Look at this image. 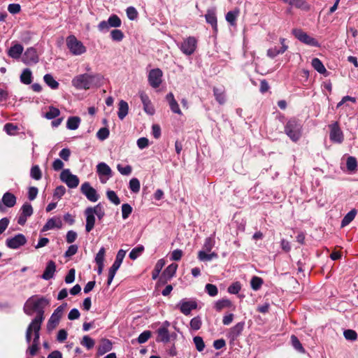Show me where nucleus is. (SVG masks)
Here are the masks:
<instances>
[{
    "label": "nucleus",
    "instance_id": "38",
    "mask_svg": "<svg viewBox=\"0 0 358 358\" xmlns=\"http://www.w3.org/2000/svg\"><path fill=\"white\" fill-rule=\"evenodd\" d=\"M20 81L25 84L29 85L32 81V73L30 69H25L20 76Z\"/></svg>",
    "mask_w": 358,
    "mask_h": 358
},
{
    "label": "nucleus",
    "instance_id": "28",
    "mask_svg": "<svg viewBox=\"0 0 358 358\" xmlns=\"http://www.w3.org/2000/svg\"><path fill=\"white\" fill-rule=\"evenodd\" d=\"M166 100L169 101L171 110L178 115H182V112L179 108V105L174 98L173 93H169L166 96Z\"/></svg>",
    "mask_w": 358,
    "mask_h": 358
},
{
    "label": "nucleus",
    "instance_id": "30",
    "mask_svg": "<svg viewBox=\"0 0 358 358\" xmlns=\"http://www.w3.org/2000/svg\"><path fill=\"white\" fill-rule=\"evenodd\" d=\"M128 112H129L128 103L125 101L121 100L118 104V112H117L118 117L120 120H123L127 115Z\"/></svg>",
    "mask_w": 358,
    "mask_h": 358
},
{
    "label": "nucleus",
    "instance_id": "2",
    "mask_svg": "<svg viewBox=\"0 0 358 358\" xmlns=\"http://www.w3.org/2000/svg\"><path fill=\"white\" fill-rule=\"evenodd\" d=\"M103 77L100 74L83 73L75 76L72 85L77 90H89L100 86Z\"/></svg>",
    "mask_w": 358,
    "mask_h": 358
},
{
    "label": "nucleus",
    "instance_id": "16",
    "mask_svg": "<svg viewBox=\"0 0 358 358\" xmlns=\"http://www.w3.org/2000/svg\"><path fill=\"white\" fill-rule=\"evenodd\" d=\"M330 128V134L329 138L330 140L336 143H341L343 141L344 137L343 134L341 129L339 127L338 122H334L329 125Z\"/></svg>",
    "mask_w": 358,
    "mask_h": 358
},
{
    "label": "nucleus",
    "instance_id": "42",
    "mask_svg": "<svg viewBox=\"0 0 358 358\" xmlns=\"http://www.w3.org/2000/svg\"><path fill=\"white\" fill-rule=\"evenodd\" d=\"M60 115V111L58 108L54 106H49L48 110L45 113L44 117L48 120H52Z\"/></svg>",
    "mask_w": 358,
    "mask_h": 358
},
{
    "label": "nucleus",
    "instance_id": "41",
    "mask_svg": "<svg viewBox=\"0 0 358 358\" xmlns=\"http://www.w3.org/2000/svg\"><path fill=\"white\" fill-rule=\"evenodd\" d=\"M231 305V302L229 299H223L216 301L215 303V308L217 311H220L223 308H230Z\"/></svg>",
    "mask_w": 358,
    "mask_h": 358
},
{
    "label": "nucleus",
    "instance_id": "15",
    "mask_svg": "<svg viewBox=\"0 0 358 358\" xmlns=\"http://www.w3.org/2000/svg\"><path fill=\"white\" fill-rule=\"evenodd\" d=\"M80 191L82 194H83L87 197V199L92 202H96L99 199V196L97 194L96 190L93 188L87 182L82 184L80 187Z\"/></svg>",
    "mask_w": 358,
    "mask_h": 358
},
{
    "label": "nucleus",
    "instance_id": "20",
    "mask_svg": "<svg viewBox=\"0 0 358 358\" xmlns=\"http://www.w3.org/2000/svg\"><path fill=\"white\" fill-rule=\"evenodd\" d=\"M38 61V56L36 50L34 48H29L22 56V62L26 64H36Z\"/></svg>",
    "mask_w": 358,
    "mask_h": 358
},
{
    "label": "nucleus",
    "instance_id": "24",
    "mask_svg": "<svg viewBox=\"0 0 358 358\" xmlns=\"http://www.w3.org/2000/svg\"><path fill=\"white\" fill-rule=\"evenodd\" d=\"M62 227V222L59 217H52L49 219L43 227L42 231H46L54 228L60 229Z\"/></svg>",
    "mask_w": 358,
    "mask_h": 358
},
{
    "label": "nucleus",
    "instance_id": "55",
    "mask_svg": "<svg viewBox=\"0 0 358 358\" xmlns=\"http://www.w3.org/2000/svg\"><path fill=\"white\" fill-rule=\"evenodd\" d=\"M117 169L123 176H129L131 173L132 168L129 165L123 166L122 164L117 165Z\"/></svg>",
    "mask_w": 358,
    "mask_h": 358
},
{
    "label": "nucleus",
    "instance_id": "31",
    "mask_svg": "<svg viewBox=\"0 0 358 358\" xmlns=\"http://www.w3.org/2000/svg\"><path fill=\"white\" fill-rule=\"evenodd\" d=\"M3 203L8 207H13L16 203V197L10 192H6L2 197Z\"/></svg>",
    "mask_w": 358,
    "mask_h": 358
},
{
    "label": "nucleus",
    "instance_id": "52",
    "mask_svg": "<svg viewBox=\"0 0 358 358\" xmlns=\"http://www.w3.org/2000/svg\"><path fill=\"white\" fill-rule=\"evenodd\" d=\"M106 196L107 198L115 205H119L120 203V199L114 191L108 190L106 192Z\"/></svg>",
    "mask_w": 358,
    "mask_h": 358
},
{
    "label": "nucleus",
    "instance_id": "53",
    "mask_svg": "<svg viewBox=\"0 0 358 358\" xmlns=\"http://www.w3.org/2000/svg\"><path fill=\"white\" fill-rule=\"evenodd\" d=\"M194 343L198 351L201 352L205 348V343L203 338L201 336H196L193 338Z\"/></svg>",
    "mask_w": 358,
    "mask_h": 358
},
{
    "label": "nucleus",
    "instance_id": "39",
    "mask_svg": "<svg viewBox=\"0 0 358 358\" xmlns=\"http://www.w3.org/2000/svg\"><path fill=\"white\" fill-rule=\"evenodd\" d=\"M43 80L51 89L56 90L59 87V83L51 74H45L43 77Z\"/></svg>",
    "mask_w": 358,
    "mask_h": 358
},
{
    "label": "nucleus",
    "instance_id": "21",
    "mask_svg": "<svg viewBox=\"0 0 358 358\" xmlns=\"http://www.w3.org/2000/svg\"><path fill=\"white\" fill-rule=\"evenodd\" d=\"M245 326L244 322L237 323L230 328L227 332V337L231 341H234L242 333Z\"/></svg>",
    "mask_w": 358,
    "mask_h": 358
},
{
    "label": "nucleus",
    "instance_id": "12",
    "mask_svg": "<svg viewBox=\"0 0 358 358\" xmlns=\"http://www.w3.org/2000/svg\"><path fill=\"white\" fill-rule=\"evenodd\" d=\"M39 331H40V330L31 329L29 331V334H28L29 333L28 329H27L26 341L28 343H30V342H31L32 334H34V338L33 340V343L28 349L29 354L31 355H34L38 350V345L39 344V337H40Z\"/></svg>",
    "mask_w": 358,
    "mask_h": 358
},
{
    "label": "nucleus",
    "instance_id": "17",
    "mask_svg": "<svg viewBox=\"0 0 358 358\" xmlns=\"http://www.w3.org/2000/svg\"><path fill=\"white\" fill-rule=\"evenodd\" d=\"M27 242L25 236L22 234H18L11 238L6 240V245L11 249H17L24 245Z\"/></svg>",
    "mask_w": 358,
    "mask_h": 358
},
{
    "label": "nucleus",
    "instance_id": "64",
    "mask_svg": "<svg viewBox=\"0 0 358 358\" xmlns=\"http://www.w3.org/2000/svg\"><path fill=\"white\" fill-rule=\"evenodd\" d=\"M127 15L131 20L136 19L138 16V12L134 7L130 6L127 9Z\"/></svg>",
    "mask_w": 358,
    "mask_h": 358
},
{
    "label": "nucleus",
    "instance_id": "47",
    "mask_svg": "<svg viewBox=\"0 0 358 358\" xmlns=\"http://www.w3.org/2000/svg\"><path fill=\"white\" fill-rule=\"evenodd\" d=\"M144 251V247L143 245H138L134 249L129 253V258L132 260L137 259Z\"/></svg>",
    "mask_w": 358,
    "mask_h": 358
},
{
    "label": "nucleus",
    "instance_id": "9",
    "mask_svg": "<svg viewBox=\"0 0 358 358\" xmlns=\"http://www.w3.org/2000/svg\"><path fill=\"white\" fill-rule=\"evenodd\" d=\"M126 255V250H120L117 252V254L116 255L115 260L114 263L113 264L112 266L110 268L108 271V285H110L115 275V273L117 271L120 267L122 261L125 257Z\"/></svg>",
    "mask_w": 358,
    "mask_h": 358
},
{
    "label": "nucleus",
    "instance_id": "49",
    "mask_svg": "<svg viewBox=\"0 0 358 358\" xmlns=\"http://www.w3.org/2000/svg\"><path fill=\"white\" fill-rule=\"evenodd\" d=\"M347 169L350 171H355L357 167V162L355 157H349L346 162Z\"/></svg>",
    "mask_w": 358,
    "mask_h": 358
},
{
    "label": "nucleus",
    "instance_id": "54",
    "mask_svg": "<svg viewBox=\"0 0 358 358\" xmlns=\"http://www.w3.org/2000/svg\"><path fill=\"white\" fill-rule=\"evenodd\" d=\"M110 37L115 41H121L124 38V34L120 29H113L110 32Z\"/></svg>",
    "mask_w": 358,
    "mask_h": 358
},
{
    "label": "nucleus",
    "instance_id": "4",
    "mask_svg": "<svg viewBox=\"0 0 358 358\" xmlns=\"http://www.w3.org/2000/svg\"><path fill=\"white\" fill-rule=\"evenodd\" d=\"M302 125L296 119H290L285 126V132L294 142L299 140L301 136Z\"/></svg>",
    "mask_w": 358,
    "mask_h": 358
},
{
    "label": "nucleus",
    "instance_id": "1",
    "mask_svg": "<svg viewBox=\"0 0 358 358\" xmlns=\"http://www.w3.org/2000/svg\"><path fill=\"white\" fill-rule=\"evenodd\" d=\"M50 304V301L40 295H33L25 302L23 310L27 315H32L36 313V317L32 320L28 326V331L31 329L40 330L43 321L44 320V309Z\"/></svg>",
    "mask_w": 358,
    "mask_h": 358
},
{
    "label": "nucleus",
    "instance_id": "59",
    "mask_svg": "<svg viewBox=\"0 0 358 358\" xmlns=\"http://www.w3.org/2000/svg\"><path fill=\"white\" fill-rule=\"evenodd\" d=\"M109 130L106 127L101 128L96 133L97 138L101 141H104L109 136Z\"/></svg>",
    "mask_w": 358,
    "mask_h": 358
},
{
    "label": "nucleus",
    "instance_id": "27",
    "mask_svg": "<svg viewBox=\"0 0 358 358\" xmlns=\"http://www.w3.org/2000/svg\"><path fill=\"white\" fill-rule=\"evenodd\" d=\"M205 18L209 24L211 25L214 31H217V20L216 13L215 10H208L206 14L205 15Z\"/></svg>",
    "mask_w": 358,
    "mask_h": 358
},
{
    "label": "nucleus",
    "instance_id": "40",
    "mask_svg": "<svg viewBox=\"0 0 358 358\" xmlns=\"http://www.w3.org/2000/svg\"><path fill=\"white\" fill-rule=\"evenodd\" d=\"M214 96L215 97L216 101L220 104H224L226 101V96L224 94V90L222 89H218L215 87L213 89Z\"/></svg>",
    "mask_w": 358,
    "mask_h": 358
},
{
    "label": "nucleus",
    "instance_id": "11",
    "mask_svg": "<svg viewBox=\"0 0 358 358\" xmlns=\"http://www.w3.org/2000/svg\"><path fill=\"white\" fill-rule=\"evenodd\" d=\"M61 180L66 183L69 188H76L79 185V178L71 173L69 169H64L60 174Z\"/></svg>",
    "mask_w": 358,
    "mask_h": 358
},
{
    "label": "nucleus",
    "instance_id": "36",
    "mask_svg": "<svg viewBox=\"0 0 358 358\" xmlns=\"http://www.w3.org/2000/svg\"><path fill=\"white\" fill-rule=\"evenodd\" d=\"M357 213V211L356 209H352L348 213L341 221V227H344L348 225L355 219Z\"/></svg>",
    "mask_w": 358,
    "mask_h": 358
},
{
    "label": "nucleus",
    "instance_id": "57",
    "mask_svg": "<svg viewBox=\"0 0 358 358\" xmlns=\"http://www.w3.org/2000/svg\"><path fill=\"white\" fill-rule=\"evenodd\" d=\"M263 283L262 280L257 276H254L250 281V285L254 290H258Z\"/></svg>",
    "mask_w": 358,
    "mask_h": 358
},
{
    "label": "nucleus",
    "instance_id": "33",
    "mask_svg": "<svg viewBox=\"0 0 358 358\" xmlns=\"http://www.w3.org/2000/svg\"><path fill=\"white\" fill-rule=\"evenodd\" d=\"M178 268V264H171L169 266H168L166 269L163 272V275L165 278L170 280L172 278Z\"/></svg>",
    "mask_w": 358,
    "mask_h": 358
},
{
    "label": "nucleus",
    "instance_id": "44",
    "mask_svg": "<svg viewBox=\"0 0 358 358\" xmlns=\"http://www.w3.org/2000/svg\"><path fill=\"white\" fill-rule=\"evenodd\" d=\"M80 344L87 350H91L94 348L95 341L89 336H84L80 341Z\"/></svg>",
    "mask_w": 358,
    "mask_h": 358
},
{
    "label": "nucleus",
    "instance_id": "48",
    "mask_svg": "<svg viewBox=\"0 0 358 358\" xmlns=\"http://www.w3.org/2000/svg\"><path fill=\"white\" fill-rule=\"evenodd\" d=\"M31 177L36 180H38L42 177L41 171L38 165L33 166L30 171Z\"/></svg>",
    "mask_w": 358,
    "mask_h": 358
},
{
    "label": "nucleus",
    "instance_id": "45",
    "mask_svg": "<svg viewBox=\"0 0 358 358\" xmlns=\"http://www.w3.org/2000/svg\"><path fill=\"white\" fill-rule=\"evenodd\" d=\"M291 342H292V345L293 346V348L297 350L298 352H301V353H305L306 350L304 349V348L302 346L301 342L299 341V340L298 339V338L294 336V335H292L291 336Z\"/></svg>",
    "mask_w": 358,
    "mask_h": 358
},
{
    "label": "nucleus",
    "instance_id": "26",
    "mask_svg": "<svg viewBox=\"0 0 358 358\" xmlns=\"http://www.w3.org/2000/svg\"><path fill=\"white\" fill-rule=\"evenodd\" d=\"M56 271V265L53 261H49L46 265L45 269L42 275L44 280H50L53 278Z\"/></svg>",
    "mask_w": 358,
    "mask_h": 358
},
{
    "label": "nucleus",
    "instance_id": "56",
    "mask_svg": "<svg viewBox=\"0 0 358 358\" xmlns=\"http://www.w3.org/2000/svg\"><path fill=\"white\" fill-rule=\"evenodd\" d=\"M132 212V208L131 206L128 203H124L122 206V216L124 220H126L128 218L129 215Z\"/></svg>",
    "mask_w": 358,
    "mask_h": 358
},
{
    "label": "nucleus",
    "instance_id": "32",
    "mask_svg": "<svg viewBox=\"0 0 358 358\" xmlns=\"http://www.w3.org/2000/svg\"><path fill=\"white\" fill-rule=\"evenodd\" d=\"M80 118L77 116L69 117L66 122V127L70 130H75L79 127Z\"/></svg>",
    "mask_w": 358,
    "mask_h": 358
},
{
    "label": "nucleus",
    "instance_id": "34",
    "mask_svg": "<svg viewBox=\"0 0 358 358\" xmlns=\"http://www.w3.org/2000/svg\"><path fill=\"white\" fill-rule=\"evenodd\" d=\"M311 64L314 69L316 70L318 73L323 75L327 73L326 68L324 67V64L320 61V59H319L318 58L313 59Z\"/></svg>",
    "mask_w": 358,
    "mask_h": 358
},
{
    "label": "nucleus",
    "instance_id": "23",
    "mask_svg": "<svg viewBox=\"0 0 358 358\" xmlns=\"http://www.w3.org/2000/svg\"><path fill=\"white\" fill-rule=\"evenodd\" d=\"M281 43V48H278L276 47L271 48L267 50V55L271 58H274L277 55L280 54L284 53L287 50V45L285 44V39L280 38V39Z\"/></svg>",
    "mask_w": 358,
    "mask_h": 358
},
{
    "label": "nucleus",
    "instance_id": "3",
    "mask_svg": "<svg viewBox=\"0 0 358 358\" xmlns=\"http://www.w3.org/2000/svg\"><path fill=\"white\" fill-rule=\"evenodd\" d=\"M85 215L86 217L85 230L87 232L91 231L94 227L95 215L101 220L105 216V212L101 203L94 207H88L85 210Z\"/></svg>",
    "mask_w": 358,
    "mask_h": 358
},
{
    "label": "nucleus",
    "instance_id": "5",
    "mask_svg": "<svg viewBox=\"0 0 358 358\" xmlns=\"http://www.w3.org/2000/svg\"><path fill=\"white\" fill-rule=\"evenodd\" d=\"M66 43L70 52L73 55H81L87 50L83 43L73 35L69 36L66 38Z\"/></svg>",
    "mask_w": 358,
    "mask_h": 358
},
{
    "label": "nucleus",
    "instance_id": "60",
    "mask_svg": "<svg viewBox=\"0 0 358 358\" xmlns=\"http://www.w3.org/2000/svg\"><path fill=\"white\" fill-rule=\"evenodd\" d=\"M205 289L210 296H215L218 294L217 287L213 284H207Z\"/></svg>",
    "mask_w": 358,
    "mask_h": 358
},
{
    "label": "nucleus",
    "instance_id": "19",
    "mask_svg": "<svg viewBox=\"0 0 358 358\" xmlns=\"http://www.w3.org/2000/svg\"><path fill=\"white\" fill-rule=\"evenodd\" d=\"M170 326V322L166 321L164 322L163 325L158 329L157 331V341L164 343H168L170 340V335L169 331V327Z\"/></svg>",
    "mask_w": 358,
    "mask_h": 358
},
{
    "label": "nucleus",
    "instance_id": "46",
    "mask_svg": "<svg viewBox=\"0 0 358 358\" xmlns=\"http://www.w3.org/2000/svg\"><path fill=\"white\" fill-rule=\"evenodd\" d=\"M202 325V321L199 316L193 317L189 322L190 329L197 331L200 329Z\"/></svg>",
    "mask_w": 358,
    "mask_h": 358
},
{
    "label": "nucleus",
    "instance_id": "22",
    "mask_svg": "<svg viewBox=\"0 0 358 358\" xmlns=\"http://www.w3.org/2000/svg\"><path fill=\"white\" fill-rule=\"evenodd\" d=\"M140 98L143 105L144 111L149 115H153L155 113V108L149 96L145 92H142L140 93Z\"/></svg>",
    "mask_w": 358,
    "mask_h": 358
},
{
    "label": "nucleus",
    "instance_id": "51",
    "mask_svg": "<svg viewBox=\"0 0 358 358\" xmlns=\"http://www.w3.org/2000/svg\"><path fill=\"white\" fill-rule=\"evenodd\" d=\"M215 243L213 236H210L206 238L203 244V251L210 252Z\"/></svg>",
    "mask_w": 358,
    "mask_h": 358
},
{
    "label": "nucleus",
    "instance_id": "63",
    "mask_svg": "<svg viewBox=\"0 0 358 358\" xmlns=\"http://www.w3.org/2000/svg\"><path fill=\"white\" fill-rule=\"evenodd\" d=\"M17 127L12 123H7L4 125V130L8 135H14Z\"/></svg>",
    "mask_w": 358,
    "mask_h": 358
},
{
    "label": "nucleus",
    "instance_id": "35",
    "mask_svg": "<svg viewBox=\"0 0 358 358\" xmlns=\"http://www.w3.org/2000/svg\"><path fill=\"white\" fill-rule=\"evenodd\" d=\"M217 254L215 252L208 254L207 251L201 250L198 253V258L202 262L210 261L214 258H217Z\"/></svg>",
    "mask_w": 358,
    "mask_h": 358
},
{
    "label": "nucleus",
    "instance_id": "50",
    "mask_svg": "<svg viewBox=\"0 0 358 358\" xmlns=\"http://www.w3.org/2000/svg\"><path fill=\"white\" fill-rule=\"evenodd\" d=\"M141 185L139 180L134 178L129 181V189L134 193H137L140 191Z\"/></svg>",
    "mask_w": 358,
    "mask_h": 358
},
{
    "label": "nucleus",
    "instance_id": "7",
    "mask_svg": "<svg viewBox=\"0 0 358 358\" xmlns=\"http://www.w3.org/2000/svg\"><path fill=\"white\" fill-rule=\"evenodd\" d=\"M122 24L120 18L116 15H112L109 17L108 20H103L98 24V29L101 32H107L110 28L120 27Z\"/></svg>",
    "mask_w": 358,
    "mask_h": 358
},
{
    "label": "nucleus",
    "instance_id": "8",
    "mask_svg": "<svg viewBox=\"0 0 358 358\" xmlns=\"http://www.w3.org/2000/svg\"><path fill=\"white\" fill-rule=\"evenodd\" d=\"M292 34L301 43L313 47H320L318 41L301 29H294Z\"/></svg>",
    "mask_w": 358,
    "mask_h": 358
},
{
    "label": "nucleus",
    "instance_id": "37",
    "mask_svg": "<svg viewBox=\"0 0 358 358\" xmlns=\"http://www.w3.org/2000/svg\"><path fill=\"white\" fill-rule=\"evenodd\" d=\"M165 265V260L164 259H160L157 261V262L156 263L155 266V268L152 273V278L153 280H156L162 269L163 268V267Z\"/></svg>",
    "mask_w": 358,
    "mask_h": 358
},
{
    "label": "nucleus",
    "instance_id": "18",
    "mask_svg": "<svg viewBox=\"0 0 358 358\" xmlns=\"http://www.w3.org/2000/svg\"><path fill=\"white\" fill-rule=\"evenodd\" d=\"M64 312V306H60L57 307L54 313L52 314L48 322V329H52L56 327V326L59 324V320L63 315Z\"/></svg>",
    "mask_w": 358,
    "mask_h": 358
},
{
    "label": "nucleus",
    "instance_id": "25",
    "mask_svg": "<svg viewBox=\"0 0 358 358\" xmlns=\"http://www.w3.org/2000/svg\"><path fill=\"white\" fill-rule=\"evenodd\" d=\"M113 348L112 342L106 338L102 339L97 348L98 355H103L106 352L110 351Z\"/></svg>",
    "mask_w": 358,
    "mask_h": 358
},
{
    "label": "nucleus",
    "instance_id": "62",
    "mask_svg": "<svg viewBox=\"0 0 358 358\" xmlns=\"http://www.w3.org/2000/svg\"><path fill=\"white\" fill-rule=\"evenodd\" d=\"M105 248L103 247L101 248L98 253L95 257V262L96 264H104V257H105Z\"/></svg>",
    "mask_w": 358,
    "mask_h": 358
},
{
    "label": "nucleus",
    "instance_id": "14",
    "mask_svg": "<svg viewBox=\"0 0 358 358\" xmlns=\"http://www.w3.org/2000/svg\"><path fill=\"white\" fill-rule=\"evenodd\" d=\"M162 76L163 73L161 69L157 68L150 70L148 73V82L150 86L153 88L159 87L162 82Z\"/></svg>",
    "mask_w": 358,
    "mask_h": 358
},
{
    "label": "nucleus",
    "instance_id": "58",
    "mask_svg": "<svg viewBox=\"0 0 358 358\" xmlns=\"http://www.w3.org/2000/svg\"><path fill=\"white\" fill-rule=\"evenodd\" d=\"M33 213V208L31 204L25 203L21 208V214L28 217Z\"/></svg>",
    "mask_w": 358,
    "mask_h": 358
},
{
    "label": "nucleus",
    "instance_id": "29",
    "mask_svg": "<svg viewBox=\"0 0 358 358\" xmlns=\"http://www.w3.org/2000/svg\"><path fill=\"white\" fill-rule=\"evenodd\" d=\"M23 47L20 44H15L11 46L8 51V55L9 57L13 59H19L23 52Z\"/></svg>",
    "mask_w": 358,
    "mask_h": 358
},
{
    "label": "nucleus",
    "instance_id": "10",
    "mask_svg": "<svg viewBox=\"0 0 358 358\" xmlns=\"http://www.w3.org/2000/svg\"><path fill=\"white\" fill-rule=\"evenodd\" d=\"M197 40L194 36H189L178 45L182 52L186 55H192L196 49Z\"/></svg>",
    "mask_w": 358,
    "mask_h": 358
},
{
    "label": "nucleus",
    "instance_id": "43",
    "mask_svg": "<svg viewBox=\"0 0 358 358\" xmlns=\"http://www.w3.org/2000/svg\"><path fill=\"white\" fill-rule=\"evenodd\" d=\"M239 14L238 10H234L231 11H229L226 15V20L231 24L235 25L236 18Z\"/></svg>",
    "mask_w": 358,
    "mask_h": 358
},
{
    "label": "nucleus",
    "instance_id": "61",
    "mask_svg": "<svg viewBox=\"0 0 358 358\" xmlns=\"http://www.w3.org/2000/svg\"><path fill=\"white\" fill-rule=\"evenodd\" d=\"M343 335L345 338L348 341H355L357 338V334L352 329L344 331Z\"/></svg>",
    "mask_w": 358,
    "mask_h": 358
},
{
    "label": "nucleus",
    "instance_id": "13",
    "mask_svg": "<svg viewBox=\"0 0 358 358\" xmlns=\"http://www.w3.org/2000/svg\"><path fill=\"white\" fill-rule=\"evenodd\" d=\"M96 172L101 183H106L112 176V170L110 166L104 162H100L96 166Z\"/></svg>",
    "mask_w": 358,
    "mask_h": 358
},
{
    "label": "nucleus",
    "instance_id": "6",
    "mask_svg": "<svg viewBox=\"0 0 358 358\" xmlns=\"http://www.w3.org/2000/svg\"><path fill=\"white\" fill-rule=\"evenodd\" d=\"M198 304L194 299L185 298L181 299L177 304L176 308L185 315H189L191 312L197 308Z\"/></svg>",
    "mask_w": 358,
    "mask_h": 358
}]
</instances>
